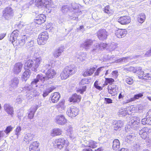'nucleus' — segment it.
<instances>
[{
  "mask_svg": "<svg viewBox=\"0 0 151 151\" xmlns=\"http://www.w3.org/2000/svg\"><path fill=\"white\" fill-rule=\"evenodd\" d=\"M20 32L17 30H15L11 34L9 40L14 47L19 46L20 45V42L22 41L24 43L25 41L27 39V35H22V39L21 38ZM21 43V42H20Z\"/></svg>",
  "mask_w": 151,
  "mask_h": 151,
  "instance_id": "obj_1",
  "label": "nucleus"
},
{
  "mask_svg": "<svg viewBox=\"0 0 151 151\" xmlns=\"http://www.w3.org/2000/svg\"><path fill=\"white\" fill-rule=\"evenodd\" d=\"M55 149L61 150L64 147H67L69 142L67 139L63 137H60L55 139L52 143Z\"/></svg>",
  "mask_w": 151,
  "mask_h": 151,
  "instance_id": "obj_2",
  "label": "nucleus"
},
{
  "mask_svg": "<svg viewBox=\"0 0 151 151\" xmlns=\"http://www.w3.org/2000/svg\"><path fill=\"white\" fill-rule=\"evenodd\" d=\"M76 71L75 68L70 65L65 67L61 73L60 77L62 80H65L70 76L75 73Z\"/></svg>",
  "mask_w": 151,
  "mask_h": 151,
  "instance_id": "obj_3",
  "label": "nucleus"
},
{
  "mask_svg": "<svg viewBox=\"0 0 151 151\" xmlns=\"http://www.w3.org/2000/svg\"><path fill=\"white\" fill-rule=\"evenodd\" d=\"M79 109L75 106H71L69 107L66 111V114L69 117L73 118L76 117L78 114Z\"/></svg>",
  "mask_w": 151,
  "mask_h": 151,
  "instance_id": "obj_4",
  "label": "nucleus"
},
{
  "mask_svg": "<svg viewBox=\"0 0 151 151\" xmlns=\"http://www.w3.org/2000/svg\"><path fill=\"white\" fill-rule=\"evenodd\" d=\"M2 17L6 20L12 18L14 15V11L11 7H7L4 9L2 12Z\"/></svg>",
  "mask_w": 151,
  "mask_h": 151,
  "instance_id": "obj_5",
  "label": "nucleus"
},
{
  "mask_svg": "<svg viewBox=\"0 0 151 151\" xmlns=\"http://www.w3.org/2000/svg\"><path fill=\"white\" fill-rule=\"evenodd\" d=\"M48 38V34L46 32L41 33L39 35L37 40L38 44L40 45H44Z\"/></svg>",
  "mask_w": 151,
  "mask_h": 151,
  "instance_id": "obj_6",
  "label": "nucleus"
},
{
  "mask_svg": "<svg viewBox=\"0 0 151 151\" xmlns=\"http://www.w3.org/2000/svg\"><path fill=\"white\" fill-rule=\"evenodd\" d=\"M150 130V129L147 127H144L141 129L139 132L140 137L144 139L149 138Z\"/></svg>",
  "mask_w": 151,
  "mask_h": 151,
  "instance_id": "obj_7",
  "label": "nucleus"
},
{
  "mask_svg": "<svg viewBox=\"0 0 151 151\" xmlns=\"http://www.w3.org/2000/svg\"><path fill=\"white\" fill-rule=\"evenodd\" d=\"M56 71L52 67L48 68L45 73V75L47 80L52 79L56 76L57 74Z\"/></svg>",
  "mask_w": 151,
  "mask_h": 151,
  "instance_id": "obj_8",
  "label": "nucleus"
},
{
  "mask_svg": "<svg viewBox=\"0 0 151 151\" xmlns=\"http://www.w3.org/2000/svg\"><path fill=\"white\" fill-rule=\"evenodd\" d=\"M85 143V144L82 145V147H88L91 149H94L97 147L98 142L92 139H90L88 141H86Z\"/></svg>",
  "mask_w": 151,
  "mask_h": 151,
  "instance_id": "obj_9",
  "label": "nucleus"
},
{
  "mask_svg": "<svg viewBox=\"0 0 151 151\" xmlns=\"http://www.w3.org/2000/svg\"><path fill=\"white\" fill-rule=\"evenodd\" d=\"M60 98V95L58 92H55L52 93L50 97V101L51 103H57Z\"/></svg>",
  "mask_w": 151,
  "mask_h": 151,
  "instance_id": "obj_10",
  "label": "nucleus"
},
{
  "mask_svg": "<svg viewBox=\"0 0 151 151\" xmlns=\"http://www.w3.org/2000/svg\"><path fill=\"white\" fill-rule=\"evenodd\" d=\"M142 124L151 125V109L149 110L147 113L146 118L143 119L141 121Z\"/></svg>",
  "mask_w": 151,
  "mask_h": 151,
  "instance_id": "obj_11",
  "label": "nucleus"
},
{
  "mask_svg": "<svg viewBox=\"0 0 151 151\" xmlns=\"http://www.w3.org/2000/svg\"><path fill=\"white\" fill-rule=\"evenodd\" d=\"M55 120L56 123L60 125L64 124L67 122V119L65 116L62 114H59L57 115Z\"/></svg>",
  "mask_w": 151,
  "mask_h": 151,
  "instance_id": "obj_12",
  "label": "nucleus"
},
{
  "mask_svg": "<svg viewBox=\"0 0 151 151\" xmlns=\"http://www.w3.org/2000/svg\"><path fill=\"white\" fill-rule=\"evenodd\" d=\"M108 35L107 32L104 29H100L97 32L98 37L100 40H106Z\"/></svg>",
  "mask_w": 151,
  "mask_h": 151,
  "instance_id": "obj_13",
  "label": "nucleus"
},
{
  "mask_svg": "<svg viewBox=\"0 0 151 151\" xmlns=\"http://www.w3.org/2000/svg\"><path fill=\"white\" fill-rule=\"evenodd\" d=\"M109 93L112 96L116 95L118 91V88L116 85H113L108 86V87Z\"/></svg>",
  "mask_w": 151,
  "mask_h": 151,
  "instance_id": "obj_14",
  "label": "nucleus"
},
{
  "mask_svg": "<svg viewBox=\"0 0 151 151\" xmlns=\"http://www.w3.org/2000/svg\"><path fill=\"white\" fill-rule=\"evenodd\" d=\"M81 99V97L80 95L75 93L70 97L68 101L70 102L78 103L80 101Z\"/></svg>",
  "mask_w": 151,
  "mask_h": 151,
  "instance_id": "obj_15",
  "label": "nucleus"
},
{
  "mask_svg": "<svg viewBox=\"0 0 151 151\" xmlns=\"http://www.w3.org/2000/svg\"><path fill=\"white\" fill-rule=\"evenodd\" d=\"M118 21L122 25L128 24L131 22L130 18L129 16H127L121 17L118 19Z\"/></svg>",
  "mask_w": 151,
  "mask_h": 151,
  "instance_id": "obj_16",
  "label": "nucleus"
},
{
  "mask_svg": "<svg viewBox=\"0 0 151 151\" xmlns=\"http://www.w3.org/2000/svg\"><path fill=\"white\" fill-rule=\"evenodd\" d=\"M23 66L21 62L16 63L14 65L13 72L14 74H18L21 72Z\"/></svg>",
  "mask_w": 151,
  "mask_h": 151,
  "instance_id": "obj_17",
  "label": "nucleus"
},
{
  "mask_svg": "<svg viewBox=\"0 0 151 151\" xmlns=\"http://www.w3.org/2000/svg\"><path fill=\"white\" fill-rule=\"evenodd\" d=\"M46 19V16L44 15L40 14L36 17L34 20L37 24H40L44 23Z\"/></svg>",
  "mask_w": 151,
  "mask_h": 151,
  "instance_id": "obj_18",
  "label": "nucleus"
},
{
  "mask_svg": "<svg viewBox=\"0 0 151 151\" xmlns=\"http://www.w3.org/2000/svg\"><path fill=\"white\" fill-rule=\"evenodd\" d=\"M39 145V143L37 141L33 142L29 146V151H40Z\"/></svg>",
  "mask_w": 151,
  "mask_h": 151,
  "instance_id": "obj_19",
  "label": "nucleus"
},
{
  "mask_svg": "<svg viewBox=\"0 0 151 151\" xmlns=\"http://www.w3.org/2000/svg\"><path fill=\"white\" fill-rule=\"evenodd\" d=\"M63 132V130L60 128H55L52 130L50 135L52 137L59 136L61 135Z\"/></svg>",
  "mask_w": 151,
  "mask_h": 151,
  "instance_id": "obj_20",
  "label": "nucleus"
},
{
  "mask_svg": "<svg viewBox=\"0 0 151 151\" xmlns=\"http://www.w3.org/2000/svg\"><path fill=\"white\" fill-rule=\"evenodd\" d=\"M4 109L7 113L12 116H13L14 114V111L13 107L9 104H6L4 106Z\"/></svg>",
  "mask_w": 151,
  "mask_h": 151,
  "instance_id": "obj_21",
  "label": "nucleus"
},
{
  "mask_svg": "<svg viewBox=\"0 0 151 151\" xmlns=\"http://www.w3.org/2000/svg\"><path fill=\"white\" fill-rule=\"evenodd\" d=\"M96 70L95 68L94 67L87 68L84 70L82 72V75L84 77L91 75Z\"/></svg>",
  "mask_w": 151,
  "mask_h": 151,
  "instance_id": "obj_22",
  "label": "nucleus"
},
{
  "mask_svg": "<svg viewBox=\"0 0 151 151\" xmlns=\"http://www.w3.org/2000/svg\"><path fill=\"white\" fill-rule=\"evenodd\" d=\"M35 135L33 134L27 133L24 136V141L26 142H29L35 139Z\"/></svg>",
  "mask_w": 151,
  "mask_h": 151,
  "instance_id": "obj_23",
  "label": "nucleus"
},
{
  "mask_svg": "<svg viewBox=\"0 0 151 151\" xmlns=\"http://www.w3.org/2000/svg\"><path fill=\"white\" fill-rule=\"evenodd\" d=\"M127 33L125 29H119L116 31L115 34L117 37L121 38L124 37Z\"/></svg>",
  "mask_w": 151,
  "mask_h": 151,
  "instance_id": "obj_24",
  "label": "nucleus"
},
{
  "mask_svg": "<svg viewBox=\"0 0 151 151\" xmlns=\"http://www.w3.org/2000/svg\"><path fill=\"white\" fill-rule=\"evenodd\" d=\"M41 60L42 59L40 57L36 58L34 60L35 63L33 67L32 68V71H36L38 67L40 64V62Z\"/></svg>",
  "mask_w": 151,
  "mask_h": 151,
  "instance_id": "obj_25",
  "label": "nucleus"
},
{
  "mask_svg": "<svg viewBox=\"0 0 151 151\" xmlns=\"http://www.w3.org/2000/svg\"><path fill=\"white\" fill-rule=\"evenodd\" d=\"M22 76V79L26 81L30 76L31 72L29 70H25Z\"/></svg>",
  "mask_w": 151,
  "mask_h": 151,
  "instance_id": "obj_26",
  "label": "nucleus"
},
{
  "mask_svg": "<svg viewBox=\"0 0 151 151\" xmlns=\"http://www.w3.org/2000/svg\"><path fill=\"white\" fill-rule=\"evenodd\" d=\"M33 61L32 60H29L25 63L24 68L25 70H29L33 65Z\"/></svg>",
  "mask_w": 151,
  "mask_h": 151,
  "instance_id": "obj_27",
  "label": "nucleus"
},
{
  "mask_svg": "<svg viewBox=\"0 0 151 151\" xmlns=\"http://www.w3.org/2000/svg\"><path fill=\"white\" fill-rule=\"evenodd\" d=\"M120 143L119 140L117 139H115L113 142L112 148L115 151H116L120 147Z\"/></svg>",
  "mask_w": 151,
  "mask_h": 151,
  "instance_id": "obj_28",
  "label": "nucleus"
},
{
  "mask_svg": "<svg viewBox=\"0 0 151 151\" xmlns=\"http://www.w3.org/2000/svg\"><path fill=\"white\" fill-rule=\"evenodd\" d=\"M143 93H139L138 94L135 95L133 97L129 99L128 102H131L134 101L140 98H142L143 96Z\"/></svg>",
  "mask_w": 151,
  "mask_h": 151,
  "instance_id": "obj_29",
  "label": "nucleus"
},
{
  "mask_svg": "<svg viewBox=\"0 0 151 151\" xmlns=\"http://www.w3.org/2000/svg\"><path fill=\"white\" fill-rule=\"evenodd\" d=\"M93 41L91 40H88L81 44V47H88L91 46L93 44Z\"/></svg>",
  "mask_w": 151,
  "mask_h": 151,
  "instance_id": "obj_30",
  "label": "nucleus"
},
{
  "mask_svg": "<svg viewBox=\"0 0 151 151\" xmlns=\"http://www.w3.org/2000/svg\"><path fill=\"white\" fill-rule=\"evenodd\" d=\"M146 19V16L143 13H141L139 15L137 19L138 21L140 23H143Z\"/></svg>",
  "mask_w": 151,
  "mask_h": 151,
  "instance_id": "obj_31",
  "label": "nucleus"
},
{
  "mask_svg": "<svg viewBox=\"0 0 151 151\" xmlns=\"http://www.w3.org/2000/svg\"><path fill=\"white\" fill-rule=\"evenodd\" d=\"M104 86H106L109 84L111 85L114 82V80L112 78H106Z\"/></svg>",
  "mask_w": 151,
  "mask_h": 151,
  "instance_id": "obj_32",
  "label": "nucleus"
},
{
  "mask_svg": "<svg viewBox=\"0 0 151 151\" xmlns=\"http://www.w3.org/2000/svg\"><path fill=\"white\" fill-rule=\"evenodd\" d=\"M123 123L121 121H118L115 124L114 126V129L117 130L121 128L123 126Z\"/></svg>",
  "mask_w": 151,
  "mask_h": 151,
  "instance_id": "obj_33",
  "label": "nucleus"
},
{
  "mask_svg": "<svg viewBox=\"0 0 151 151\" xmlns=\"http://www.w3.org/2000/svg\"><path fill=\"white\" fill-rule=\"evenodd\" d=\"M142 80H144L146 81L151 80V73H147L145 74Z\"/></svg>",
  "mask_w": 151,
  "mask_h": 151,
  "instance_id": "obj_34",
  "label": "nucleus"
},
{
  "mask_svg": "<svg viewBox=\"0 0 151 151\" xmlns=\"http://www.w3.org/2000/svg\"><path fill=\"white\" fill-rule=\"evenodd\" d=\"M43 0H35V5L37 7H42L43 5Z\"/></svg>",
  "mask_w": 151,
  "mask_h": 151,
  "instance_id": "obj_35",
  "label": "nucleus"
},
{
  "mask_svg": "<svg viewBox=\"0 0 151 151\" xmlns=\"http://www.w3.org/2000/svg\"><path fill=\"white\" fill-rule=\"evenodd\" d=\"M30 110L29 113L28 114V117L29 119H33L34 117L35 113L36 111V109H31Z\"/></svg>",
  "mask_w": 151,
  "mask_h": 151,
  "instance_id": "obj_36",
  "label": "nucleus"
},
{
  "mask_svg": "<svg viewBox=\"0 0 151 151\" xmlns=\"http://www.w3.org/2000/svg\"><path fill=\"white\" fill-rule=\"evenodd\" d=\"M21 130V127L20 126L17 127L15 130V134L17 135V138H18L20 134Z\"/></svg>",
  "mask_w": 151,
  "mask_h": 151,
  "instance_id": "obj_37",
  "label": "nucleus"
},
{
  "mask_svg": "<svg viewBox=\"0 0 151 151\" xmlns=\"http://www.w3.org/2000/svg\"><path fill=\"white\" fill-rule=\"evenodd\" d=\"M86 86H83L81 88H78L76 90V92L81 94H83V92L86 91Z\"/></svg>",
  "mask_w": 151,
  "mask_h": 151,
  "instance_id": "obj_38",
  "label": "nucleus"
},
{
  "mask_svg": "<svg viewBox=\"0 0 151 151\" xmlns=\"http://www.w3.org/2000/svg\"><path fill=\"white\" fill-rule=\"evenodd\" d=\"M137 74L138 78L142 80L145 74L144 71L141 70H140L138 71Z\"/></svg>",
  "mask_w": 151,
  "mask_h": 151,
  "instance_id": "obj_39",
  "label": "nucleus"
},
{
  "mask_svg": "<svg viewBox=\"0 0 151 151\" xmlns=\"http://www.w3.org/2000/svg\"><path fill=\"white\" fill-rule=\"evenodd\" d=\"M37 78H38L39 79L42 81L43 82L45 81V80H47V78H46V76H44L42 74H38L37 76Z\"/></svg>",
  "mask_w": 151,
  "mask_h": 151,
  "instance_id": "obj_40",
  "label": "nucleus"
},
{
  "mask_svg": "<svg viewBox=\"0 0 151 151\" xmlns=\"http://www.w3.org/2000/svg\"><path fill=\"white\" fill-rule=\"evenodd\" d=\"M104 12L108 14H110L111 13V10L110 9L109 6L107 5L104 8Z\"/></svg>",
  "mask_w": 151,
  "mask_h": 151,
  "instance_id": "obj_41",
  "label": "nucleus"
},
{
  "mask_svg": "<svg viewBox=\"0 0 151 151\" xmlns=\"http://www.w3.org/2000/svg\"><path fill=\"white\" fill-rule=\"evenodd\" d=\"M56 86L54 85H50L48 87L47 90L50 93L56 88Z\"/></svg>",
  "mask_w": 151,
  "mask_h": 151,
  "instance_id": "obj_42",
  "label": "nucleus"
},
{
  "mask_svg": "<svg viewBox=\"0 0 151 151\" xmlns=\"http://www.w3.org/2000/svg\"><path fill=\"white\" fill-rule=\"evenodd\" d=\"M125 81L127 84L132 85L134 82V80L132 78L128 77L126 78Z\"/></svg>",
  "mask_w": 151,
  "mask_h": 151,
  "instance_id": "obj_43",
  "label": "nucleus"
},
{
  "mask_svg": "<svg viewBox=\"0 0 151 151\" xmlns=\"http://www.w3.org/2000/svg\"><path fill=\"white\" fill-rule=\"evenodd\" d=\"M13 127L11 126H9L6 127L4 132L6 134H9L12 130Z\"/></svg>",
  "mask_w": 151,
  "mask_h": 151,
  "instance_id": "obj_44",
  "label": "nucleus"
},
{
  "mask_svg": "<svg viewBox=\"0 0 151 151\" xmlns=\"http://www.w3.org/2000/svg\"><path fill=\"white\" fill-rule=\"evenodd\" d=\"M61 53V51L58 50L55 51L54 54V56L55 58H56L60 56Z\"/></svg>",
  "mask_w": 151,
  "mask_h": 151,
  "instance_id": "obj_45",
  "label": "nucleus"
},
{
  "mask_svg": "<svg viewBox=\"0 0 151 151\" xmlns=\"http://www.w3.org/2000/svg\"><path fill=\"white\" fill-rule=\"evenodd\" d=\"M107 44L106 43H101L100 44L96 43V47H106L107 46Z\"/></svg>",
  "mask_w": 151,
  "mask_h": 151,
  "instance_id": "obj_46",
  "label": "nucleus"
},
{
  "mask_svg": "<svg viewBox=\"0 0 151 151\" xmlns=\"http://www.w3.org/2000/svg\"><path fill=\"white\" fill-rule=\"evenodd\" d=\"M69 8L67 6H62V11L64 13H65L69 10Z\"/></svg>",
  "mask_w": 151,
  "mask_h": 151,
  "instance_id": "obj_47",
  "label": "nucleus"
},
{
  "mask_svg": "<svg viewBox=\"0 0 151 151\" xmlns=\"http://www.w3.org/2000/svg\"><path fill=\"white\" fill-rule=\"evenodd\" d=\"M94 86L95 88L100 91L102 89V88L98 85V81H95Z\"/></svg>",
  "mask_w": 151,
  "mask_h": 151,
  "instance_id": "obj_48",
  "label": "nucleus"
},
{
  "mask_svg": "<svg viewBox=\"0 0 151 151\" xmlns=\"http://www.w3.org/2000/svg\"><path fill=\"white\" fill-rule=\"evenodd\" d=\"M36 23L34 21L33 22H32V23L31 24L30 26L29 27H30V29L28 28L29 27H27V29L30 30H32V29L35 28L36 27H37V26H36Z\"/></svg>",
  "mask_w": 151,
  "mask_h": 151,
  "instance_id": "obj_49",
  "label": "nucleus"
},
{
  "mask_svg": "<svg viewBox=\"0 0 151 151\" xmlns=\"http://www.w3.org/2000/svg\"><path fill=\"white\" fill-rule=\"evenodd\" d=\"M19 83V81L17 79H14L12 81V84L13 85L17 86Z\"/></svg>",
  "mask_w": 151,
  "mask_h": 151,
  "instance_id": "obj_50",
  "label": "nucleus"
},
{
  "mask_svg": "<svg viewBox=\"0 0 151 151\" xmlns=\"http://www.w3.org/2000/svg\"><path fill=\"white\" fill-rule=\"evenodd\" d=\"M70 19L72 20H78V17H77V15L76 14H73L72 16H70Z\"/></svg>",
  "mask_w": 151,
  "mask_h": 151,
  "instance_id": "obj_51",
  "label": "nucleus"
},
{
  "mask_svg": "<svg viewBox=\"0 0 151 151\" xmlns=\"http://www.w3.org/2000/svg\"><path fill=\"white\" fill-rule=\"evenodd\" d=\"M88 81L86 79H82L79 83L80 85H84L87 83Z\"/></svg>",
  "mask_w": 151,
  "mask_h": 151,
  "instance_id": "obj_52",
  "label": "nucleus"
},
{
  "mask_svg": "<svg viewBox=\"0 0 151 151\" xmlns=\"http://www.w3.org/2000/svg\"><path fill=\"white\" fill-rule=\"evenodd\" d=\"M104 100L106 102V104H110L112 103L113 101L111 99L105 98Z\"/></svg>",
  "mask_w": 151,
  "mask_h": 151,
  "instance_id": "obj_53",
  "label": "nucleus"
},
{
  "mask_svg": "<svg viewBox=\"0 0 151 151\" xmlns=\"http://www.w3.org/2000/svg\"><path fill=\"white\" fill-rule=\"evenodd\" d=\"M43 7L44 8L46 7V6L48 5L49 4V2L48 0H43Z\"/></svg>",
  "mask_w": 151,
  "mask_h": 151,
  "instance_id": "obj_54",
  "label": "nucleus"
},
{
  "mask_svg": "<svg viewBox=\"0 0 151 151\" xmlns=\"http://www.w3.org/2000/svg\"><path fill=\"white\" fill-rule=\"evenodd\" d=\"M39 81V79L37 78L34 79L33 81L31 82L32 85L36 84Z\"/></svg>",
  "mask_w": 151,
  "mask_h": 151,
  "instance_id": "obj_55",
  "label": "nucleus"
},
{
  "mask_svg": "<svg viewBox=\"0 0 151 151\" xmlns=\"http://www.w3.org/2000/svg\"><path fill=\"white\" fill-rule=\"evenodd\" d=\"M102 68V67H101L99 68H98L97 70H96V72L95 73V75L96 76H98L99 75V73L100 71H101V68Z\"/></svg>",
  "mask_w": 151,
  "mask_h": 151,
  "instance_id": "obj_56",
  "label": "nucleus"
},
{
  "mask_svg": "<svg viewBox=\"0 0 151 151\" xmlns=\"http://www.w3.org/2000/svg\"><path fill=\"white\" fill-rule=\"evenodd\" d=\"M50 93L47 89L46 91H44L43 92L42 96L44 97L47 96Z\"/></svg>",
  "mask_w": 151,
  "mask_h": 151,
  "instance_id": "obj_57",
  "label": "nucleus"
},
{
  "mask_svg": "<svg viewBox=\"0 0 151 151\" xmlns=\"http://www.w3.org/2000/svg\"><path fill=\"white\" fill-rule=\"evenodd\" d=\"M4 135V131L3 130L0 131V140L3 137Z\"/></svg>",
  "mask_w": 151,
  "mask_h": 151,
  "instance_id": "obj_58",
  "label": "nucleus"
},
{
  "mask_svg": "<svg viewBox=\"0 0 151 151\" xmlns=\"http://www.w3.org/2000/svg\"><path fill=\"white\" fill-rule=\"evenodd\" d=\"M143 109V106L142 105H139L138 108V111L139 112L140 111H142Z\"/></svg>",
  "mask_w": 151,
  "mask_h": 151,
  "instance_id": "obj_59",
  "label": "nucleus"
},
{
  "mask_svg": "<svg viewBox=\"0 0 151 151\" xmlns=\"http://www.w3.org/2000/svg\"><path fill=\"white\" fill-rule=\"evenodd\" d=\"M34 42L33 41H31L28 43V46H29V47H32L33 46H34V45H33Z\"/></svg>",
  "mask_w": 151,
  "mask_h": 151,
  "instance_id": "obj_60",
  "label": "nucleus"
},
{
  "mask_svg": "<svg viewBox=\"0 0 151 151\" xmlns=\"http://www.w3.org/2000/svg\"><path fill=\"white\" fill-rule=\"evenodd\" d=\"M85 147L82 149V151H93L90 148H87Z\"/></svg>",
  "mask_w": 151,
  "mask_h": 151,
  "instance_id": "obj_61",
  "label": "nucleus"
},
{
  "mask_svg": "<svg viewBox=\"0 0 151 151\" xmlns=\"http://www.w3.org/2000/svg\"><path fill=\"white\" fill-rule=\"evenodd\" d=\"M114 74L116 78H117L118 76V71L117 70H114L112 71V75Z\"/></svg>",
  "mask_w": 151,
  "mask_h": 151,
  "instance_id": "obj_62",
  "label": "nucleus"
},
{
  "mask_svg": "<svg viewBox=\"0 0 151 151\" xmlns=\"http://www.w3.org/2000/svg\"><path fill=\"white\" fill-rule=\"evenodd\" d=\"M94 151H104V149L103 147H100L95 149Z\"/></svg>",
  "mask_w": 151,
  "mask_h": 151,
  "instance_id": "obj_63",
  "label": "nucleus"
},
{
  "mask_svg": "<svg viewBox=\"0 0 151 151\" xmlns=\"http://www.w3.org/2000/svg\"><path fill=\"white\" fill-rule=\"evenodd\" d=\"M77 31H78L79 30L83 31V26H81L79 27H78L77 29Z\"/></svg>",
  "mask_w": 151,
  "mask_h": 151,
  "instance_id": "obj_64",
  "label": "nucleus"
}]
</instances>
